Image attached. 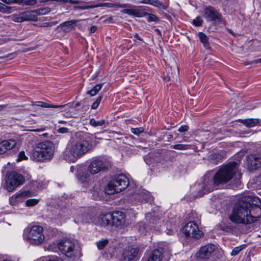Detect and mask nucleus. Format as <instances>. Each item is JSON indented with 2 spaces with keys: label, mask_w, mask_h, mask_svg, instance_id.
Segmentation results:
<instances>
[{
  "label": "nucleus",
  "mask_w": 261,
  "mask_h": 261,
  "mask_svg": "<svg viewBox=\"0 0 261 261\" xmlns=\"http://www.w3.org/2000/svg\"><path fill=\"white\" fill-rule=\"evenodd\" d=\"M239 165L233 162L223 166L216 173L213 177V183L206 176L203 178L201 188H202L201 194L211 192L214 189V186H218L227 183L234 177L235 184L238 187L241 184V173L238 172Z\"/></svg>",
  "instance_id": "f257e3e1"
},
{
  "label": "nucleus",
  "mask_w": 261,
  "mask_h": 261,
  "mask_svg": "<svg viewBox=\"0 0 261 261\" xmlns=\"http://www.w3.org/2000/svg\"><path fill=\"white\" fill-rule=\"evenodd\" d=\"M92 148V144L86 137L82 135L81 133H77L73 140L68 144L63 151V158L68 162H74Z\"/></svg>",
  "instance_id": "f03ea898"
},
{
  "label": "nucleus",
  "mask_w": 261,
  "mask_h": 261,
  "mask_svg": "<svg viewBox=\"0 0 261 261\" xmlns=\"http://www.w3.org/2000/svg\"><path fill=\"white\" fill-rule=\"evenodd\" d=\"M229 219L236 224H248L256 222L258 217L251 214L250 210L241 198L234 205Z\"/></svg>",
  "instance_id": "7ed1b4c3"
},
{
  "label": "nucleus",
  "mask_w": 261,
  "mask_h": 261,
  "mask_svg": "<svg viewBox=\"0 0 261 261\" xmlns=\"http://www.w3.org/2000/svg\"><path fill=\"white\" fill-rule=\"evenodd\" d=\"M54 152V144L50 141H45L37 144L32 151L31 158L37 162L51 159Z\"/></svg>",
  "instance_id": "20e7f679"
},
{
  "label": "nucleus",
  "mask_w": 261,
  "mask_h": 261,
  "mask_svg": "<svg viewBox=\"0 0 261 261\" xmlns=\"http://www.w3.org/2000/svg\"><path fill=\"white\" fill-rule=\"evenodd\" d=\"M128 178L123 174H120L110 181L105 188V192L108 195L119 193L125 189L129 185Z\"/></svg>",
  "instance_id": "39448f33"
},
{
  "label": "nucleus",
  "mask_w": 261,
  "mask_h": 261,
  "mask_svg": "<svg viewBox=\"0 0 261 261\" xmlns=\"http://www.w3.org/2000/svg\"><path fill=\"white\" fill-rule=\"evenodd\" d=\"M43 227L39 225H34L30 229L26 228L24 232V237L28 239L32 244L36 245L42 244L44 240L43 234Z\"/></svg>",
  "instance_id": "423d86ee"
},
{
  "label": "nucleus",
  "mask_w": 261,
  "mask_h": 261,
  "mask_svg": "<svg viewBox=\"0 0 261 261\" xmlns=\"http://www.w3.org/2000/svg\"><path fill=\"white\" fill-rule=\"evenodd\" d=\"M58 247L59 250L67 257L72 258L76 253L74 243L69 239L61 240L58 244Z\"/></svg>",
  "instance_id": "0eeeda50"
},
{
  "label": "nucleus",
  "mask_w": 261,
  "mask_h": 261,
  "mask_svg": "<svg viewBox=\"0 0 261 261\" xmlns=\"http://www.w3.org/2000/svg\"><path fill=\"white\" fill-rule=\"evenodd\" d=\"M24 177L16 172H11L7 174L6 188L9 192L13 191L16 187L22 184Z\"/></svg>",
  "instance_id": "6e6552de"
},
{
  "label": "nucleus",
  "mask_w": 261,
  "mask_h": 261,
  "mask_svg": "<svg viewBox=\"0 0 261 261\" xmlns=\"http://www.w3.org/2000/svg\"><path fill=\"white\" fill-rule=\"evenodd\" d=\"M111 166V163L107 161L99 159L93 160L88 167V171L91 174H95L101 171H106Z\"/></svg>",
  "instance_id": "1a4fd4ad"
},
{
  "label": "nucleus",
  "mask_w": 261,
  "mask_h": 261,
  "mask_svg": "<svg viewBox=\"0 0 261 261\" xmlns=\"http://www.w3.org/2000/svg\"><path fill=\"white\" fill-rule=\"evenodd\" d=\"M182 232L187 237L196 239L201 238L202 232L200 231L198 225L194 222L190 221L187 223L182 228Z\"/></svg>",
  "instance_id": "9d476101"
},
{
  "label": "nucleus",
  "mask_w": 261,
  "mask_h": 261,
  "mask_svg": "<svg viewBox=\"0 0 261 261\" xmlns=\"http://www.w3.org/2000/svg\"><path fill=\"white\" fill-rule=\"evenodd\" d=\"M150 11L151 9L147 7L130 6V8L123 9L121 12L123 14H127L134 17H143L149 15V13H148L147 11Z\"/></svg>",
  "instance_id": "9b49d317"
},
{
  "label": "nucleus",
  "mask_w": 261,
  "mask_h": 261,
  "mask_svg": "<svg viewBox=\"0 0 261 261\" xmlns=\"http://www.w3.org/2000/svg\"><path fill=\"white\" fill-rule=\"evenodd\" d=\"M242 201H244L245 204L250 210V213L254 210V207H256L258 211V214L256 217H258V219L261 216V200L255 196L252 195H247L241 197Z\"/></svg>",
  "instance_id": "f8f14e48"
},
{
  "label": "nucleus",
  "mask_w": 261,
  "mask_h": 261,
  "mask_svg": "<svg viewBox=\"0 0 261 261\" xmlns=\"http://www.w3.org/2000/svg\"><path fill=\"white\" fill-rule=\"evenodd\" d=\"M246 165L249 171H253L261 167V153L251 154L246 156Z\"/></svg>",
  "instance_id": "ddd939ff"
},
{
  "label": "nucleus",
  "mask_w": 261,
  "mask_h": 261,
  "mask_svg": "<svg viewBox=\"0 0 261 261\" xmlns=\"http://www.w3.org/2000/svg\"><path fill=\"white\" fill-rule=\"evenodd\" d=\"M204 17L208 21L220 23L221 15L213 7L209 6L204 9Z\"/></svg>",
  "instance_id": "4468645a"
},
{
  "label": "nucleus",
  "mask_w": 261,
  "mask_h": 261,
  "mask_svg": "<svg viewBox=\"0 0 261 261\" xmlns=\"http://www.w3.org/2000/svg\"><path fill=\"white\" fill-rule=\"evenodd\" d=\"M139 249L129 246L124 250L122 255V261H133L138 256Z\"/></svg>",
  "instance_id": "2eb2a0df"
},
{
  "label": "nucleus",
  "mask_w": 261,
  "mask_h": 261,
  "mask_svg": "<svg viewBox=\"0 0 261 261\" xmlns=\"http://www.w3.org/2000/svg\"><path fill=\"white\" fill-rule=\"evenodd\" d=\"M112 227H118L125 223V215L122 212L115 211L112 213Z\"/></svg>",
  "instance_id": "dca6fc26"
},
{
  "label": "nucleus",
  "mask_w": 261,
  "mask_h": 261,
  "mask_svg": "<svg viewBox=\"0 0 261 261\" xmlns=\"http://www.w3.org/2000/svg\"><path fill=\"white\" fill-rule=\"evenodd\" d=\"M215 245L212 244H207L200 248L197 253V257L200 259H208L214 252Z\"/></svg>",
  "instance_id": "f3484780"
},
{
  "label": "nucleus",
  "mask_w": 261,
  "mask_h": 261,
  "mask_svg": "<svg viewBox=\"0 0 261 261\" xmlns=\"http://www.w3.org/2000/svg\"><path fill=\"white\" fill-rule=\"evenodd\" d=\"M112 218L111 213L101 214L97 218V224L103 227L110 228L112 227Z\"/></svg>",
  "instance_id": "a211bd4d"
},
{
  "label": "nucleus",
  "mask_w": 261,
  "mask_h": 261,
  "mask_svg": "<svg viewBox=\"0 0 261 261\" xmlns=\"http://www.w3.org/2000/svg\"><path fill=\"white\" fill-rule=\"evenodd\" d=\"M133 198L139 202H151L152 201V197L150 192L144 190L134 194Z\"/></svg>",
  "instance_id": "6ab92c4d"
},
{
  "label": "nucleus",
  "mask_w": 261,
  "mask_h": 261,
  "mask_svg": "<svg viewBox=\"0 0 261 261\" xmlns=\"http://www.w3.org/2000/svg\"><path fill=\"white\" fill-rule=\"evenodd\" d=\"M146 224L145 229H152L155 225L160 223V218L154 212L149 213L146 215Z\"/></svg>",
  "instance_id": "aec40b11"
},
{
  "label": "nucleus",
  "mask_w": 261,
  "mask_h": 261,
  "mask_svg": "<svg viewBox=\"0 0 261 261\" xmlns=\"http://www.w3.org/2000/svg\"><path fill=\"white\" fill-rule=\"evenodd\" d=\"M16 143V141L13 139L4 140L0 142V154H4L7 151L14 148Z\"/></svg>",
  "instance_id": "412c9836"
},
{
  "label": "nucleus",
  "mask_w": 261,
  "mask_h": 261,
  "mask_svg": "<svg viewBox=\"0 0 261 261\" xmlns=\"http://www.w3.org/2000/svg\"><path fill=\"white\" fill-rule=\"evenodd\" d=\"M79 181L83 184V186L87 188L92 185L94 177L88 172H82L78 176Z\"/></svg>",
  "instance_id": "4be33fe9"
},
{
  "label": "nucleus",
  "mask_w": 261,
  "mask_h": 261,
  "mask_svg": "<svg viewBox=\"0 0 261 261\" xmlns=\"http://www.w3.org/2000/svg\"><path fill=\"white\" fill-rule=\"evenodd\" d=\"M77 22V20H71L63 22L58 27V29L65 33L69 32L75 28Z\"/></svg>",
  "instance_id": "5701e85b"
},
{
  "label": "nucleus",
  "mask_w": 261,
  "mask_h": 261,
  "mask_svg": "<svg viewBox=\"0 0 261 261\" xmlns=\"http://www.w3.org/2000/svg\"><path fill=\"white\" fill-rule=\"evenodd\" d=\"M93 215L87 210H84L81 214H79L76 219L78 222L82 223H89L92 219Z\"/></svg>",
  "instance_id": "b1692460"
},
{
  "label": "nucleus",
  "mask_w": 261,
  "mask_h": 261,
  "mask_svg": "<svg viewBox=\"0 0 261 261\" xmlns=\"http://www.w3.org/2000/svg\"><path fill=\"white\" fill-rule=\"evenodd\" d=\"M163 257V249L154 250L150 254L147 261H161Z\"/></svg>",
  "instance_id": "393cba45"
},
{
  "label": "nucleus",
  "mask_w": 261,
  "mask_h": 261,
  "mask_svg": "<svg viewBox=\"0 0 261 261\" xmlns=\"http://www.w3.org/2000/svg\"><path fill=\"white\" fill-rule=\"evenodd\" d=\"M34 11H27L25 12H21L23 21H37L38 17L36 16Z\"/></svg>",
  "instance_id": "a878e982"
},
{
  "label": "nucleus",
  "mask_w": 261,
  "mask_h": 261,
  "mask_svg": "<svg viewBox=\"0 0 261 261\" xmlns=\"http://www.w3.org/2000/svg\"><path fill=\"white\" fill-rule=\"evenodd\" d=\"M96 8L100 7H107L108 8H130V5L128 4H120L119 3H100L95 5Z\"/></svg>",
  "instance_id": "bb28decb"
},
{
  "label": "nucleus",
  "mask_w": 261,
  "mask_h": 261,
  "mask_svg": "<svg viewBox=\"0 0 261 261\" xmlns=\"http://www.w3.org/2000/svg\"><path fill=\"white\" fill-rule=\"evenodd\" d=\"M24 196H27L26 192H22L11 196L9 199L10 204L12 205H16L19 202H21V198Z\"/></svg>",
  "instance_id": "cd10ccee"
},
{
  "label": "nucleus",
  "mask_w": 261,
  "mask_h": 261,
  "mask_svg": "<svg viewBox=\"0 0 261 261\" xmlns=\"http://www.w3.org/2000/svg\"><path fill=\"white\" fill-rule=\"evenodd\" d=\"M240 121L248 127H252L257 125L260 121L258 119H246L240 120Z\"/></svg>",
  "instance_id": "c85d7f7f"
},
{
  "label": "nucleus",
  "mask_w": 261,
  "mask_h": 261,
  "mask_svg": "<svg viewBox=\"0 0 261 261\" xmlns=\"http://www.w3.org/2000/svg\"><path fill=\"white\" fill-rule=\"evenodd\" d=\"M144 161L148 165H150L155 162H161L160 159L154 154L149 153L144 157Z\"/></svg>",
  "instance_id": "c756f323"
},
{
  "label": "nucleus",
  "mask_w": 261,
  "mask_h": 261,
  "mask_svg": "<svg viewBox=\"0 0 261 261\" xmlns=\"http://www.w3.org/2000/svg\"><path fill=\"white\" fill-rule=\"evenodd\" d=\"M35 106H39L43 108H62L64 107L66 105H49L47 103L43 101H36L34 103Z\"/></svg>",
  "instance_id": "7c9ffc66"
},
{
  "label": "nucleus",
  "mask_w": 261,
  "mask_h": 261,
  "mask_svg": "<svg viewBox=\"0 0 261 261\" xmlns=\"http://www.w3.org/2000/svg\"><path fill=\"white\" fill-rule=\"evenodd\" d=\"M40 3H47L48 2H63L64 3H69L71 4H80L84 3L83 1H80L78 0H38Z\"/></svg>",
  "instance_id": "2f4dec72"
},
{
  "label": "nucleus",
  "mask_w": 261,
  "mask_h": 261,
  "mask_svg": "<svg viewBox=\"0 0 261 261\" xmlns=\"http://www.w3.org/2000/svg\"><path fill=\"white\" fill-rule=\"evenodd\" d=\"M198 36L200 39L201 42L203 44V46L206 48H209V43L208 41V38L206 36V35L202 33L199 32L198 34Z\"/></svg>",
  "instance_id": "473e14b6"
},
{
  "label": "nucleus",
  "mask_w": 261,
  "mask_h": 261,
  "mask_svg": "<svg viewBox=\"0 0 261 261\" xmlns=\"http://www.w3.org/2000/svg\"><path fill=\"white\" fill-rule=\"evenodd\" d=\"M36 16L38 17V16L45 15L49 13L51 11V9L49 7H45L43 8H40L35 10H34Z\"/></svg>",
  "instance_id": "72a5a7b5"
},
{
  "label": "nucleus",
  "mask_w": 261,
  "mask_h": 261,
  "mask_svg": "<svg viewBox=\"0 0 261 261\" xmlns=\"http://www.w3.org/2000/svg\"><path fill=\"white\" fill-rule=\"evenodd\" d=\"M103 84L95 85L92 89L87 91V94L93 96L95 95L101 89Z\"/></svg>",
  "instance_id": "f704fd0d"
},
{
  "label": "nucleus",
  "mask_w": 261,
  "mask_h": 261,
  "mask_svg": "<svg viewBox=\"0 0 261 261\" xmlns=\"http://www.w3.org/2000/svg\"><path fill=\"white\" fill-rule=\"evenodd\" d=\"M171 147L174 149L184 150L191 148V145L189 144H178L172 145Z\"/></svg>",
  "instance_id": "c9c22d12"
},
{
  "label": "nucleus",
  "mask_w": 261,
  "mask_h": 261,
  "mask_svg": "<svg viewBox=\"0 0 261 261\" xmlns=\"http://www.w3.org/2000/svg\"><path fill=\"white\" fill-rule=\"evenodd\" d=\"M106 123V121L103 119L99 121H96L94 119H91L90 120L89 124L94 127L101 126Z\"/></svg>",
  "instance_id": "e433bc0d"
},
{
  "label": "nucleus",
  "mask_w": 261,
  "mask_h": 261,
  "mask_svg": "<svg viewBox=\"0 0 261 261\" xmlns=\"http://www.w3.org/2000/svg\"><path fill=\"white\" fill-rule=\"evenodd\" d=\"M152 6L162 10H165L167 8V7L159 0H153Z\"/></svg>",
  "instance_id": "4c0bfd02"
},
{
  "label": "nucleus",
  "mask_w": 261,
  "mask_h": 261,
  "mask_svg": "<svg viewBox=\"0 0 261 261\" xmlns=\"http://www.w3.org/2000/svg\"><path fill=\"white\" fill-rule=\"evenodd\" d=\"M12 20L17 22H23V19L22 16L21 15V13L18 14H14L11 16Z\"/></svg>",
  "instance_id": "58836bf2"
},
{
  "label": "nucleus",
  "mask_w": 261,
  "mask_h": 261,
  "mask_svg": "<svg viewBox=\"0 0 261 261\" xmlns=\"http://www.w3.org/2000/svg\"><path fill=\"white\" fill-rule=\"evenodd\" d=\"M39 202L37 199H30L25 201V205L27 206H33L36 205Z\"/></svg>",
  "instance_id": "ea45409f"
},
{
  "label": "nucleus",
  "mask_w": 261,
  "mask_h": 261,
  "mask_svg": "<svg viewBox=\"0 0 261 261\" xmlns=\"http://www.w3.org/2000/svg\"><path fill=\"white\" fill-rule=\"evenodd\" d=\"M108 240L107 239L103 240L97 243V246L99 249H102L108 244Z\"/></svg>",
  "instance_id": "a19ab883"
},
{
  "label": "nucleus",
  "mask_w": 261,
  "mask_h": 261,
  "mask_svg": "<svg viewBox=\"0 0 261 261\" xmlns=\"http://www.w3.org/2000/svg\"><path fill=\"white\" fill-rule=\"evenodd\" d=\"M148 17L147 18V21L149 22H158L160 21L159 18L155 16L154 14H149L148 15Z\"/></svg>",
  "instance_id": "79ce46f5"
},
{
  "label": "nucleus",
  "mask_w": 261,
  "mask_h": 261,
  "mask_svg": "<svg viewBox=\"0 0 261 261\" xmlns=\"http://www.w3.org/2000/svg\"><path fill=\"white\" fill-rule=\"evenodd\" d=\"M74 10H86L89 9H92L96 8L95 5H90V6H75L73 7Z\"/></svg>",
  "instance_id": "37998d69"
},
{
  "label": "nucleus",
  "mask_w": 261,
  "mask_h": 261,
  "mask_svg": "<svg viewBox=\"0 0 261 261\" xmlns=\"http://www.w3.org/2000/svg\"><path fill=\"white\" fill-rule=\"evenodd\" d=\"M202 22L203 20L200 16H197L193 21L194 25L198 27L202 25Z\"/></svg>",
  "instance_id": "c03bdc74"
},
{
  "label": "nucleus",
  "mask_w": 261,
  "mask_h": 261,
  "mask_svg": "<svg viewBox=\"0 0 261 261\" xmlns=\"http://www.w3.org/2000/svg\"><path fill=\"white\" fill-rule=\"evenodd\" d=\"M102 99V96H99L97 97L96 100L93 103L92 105V109H96L98 107L99 105L101 100Z\"/></svg>",
  "instance_id": "a18cd8bd"
},
{
  "label": "nucleus",
  "mask_w": 261,
  "mask_h": 261,
  "mask_svg": "<svg viewBox=\"0 0 261 261\" xmlns=\"http://www.w3.org/2000/svg\"><path fill=\"white\" fill-rule=\"evenodd\" d=\"M243 249V246L234 247L231 253V255H237Z\"/></svg>",
  "instance_id": "49530a36"
},
{
  "label": "nucleus",
  "mask_w": 261,
  "mask_h": 261,
  "mask_svg": "<svg viewBox=\"0 0 261 261\" xmlns=\"http://www.w3.org/2000/svg\"><path fill=\"white\" fill-rule=\"evenodd\" d=\"M144 131V129L143 127H139V128H132L131 129V132L133 134L138 135L140 133H142Z\"/></svg>",
  "instance_id": "de8ad7c7"
},
{
  "label": "nucleus",
  "mask_w": 261,
  "mask_h": 261,
  "mask_svg": "<svg viewBox=\"0 0 261 261\" xmlns=\"http://www.w3.org/2000/svg\"><path fill=\"white\" fill-rule=\"evenodd\" d=\"M12 9L13 8L11 7L7 6H6L3 4V10H2V13H10L12 12Z\"/></svg>",
  "instance_id": "09e8293b"
},
{
  "label": "nucleus",
  "mask_w": 261,
  "mask_h": 261,
  "mask_svg": "<svg viewBox=\"0 0 261 261\" xmlns=\"http://www.w3.org/2000/svg\"><path fill=\"white\" fill-rule=\"evenodd\" d=\"M37 0H25L23 5L34 6L37 3Z\"/></svg>",
  "instance_id": "8fccbe9b"
},
{
  "label": "nucleus",
  "mask_w": 261,
  "mask_h": 261,
  "mask_svg": "<svg viewBox=\"0 0 261 261\" xmlns=\"http://www.w3.org/2000/svg\"><path fill=\"white\" fill-rule=\"evenodd\" d=\"M28 158L25 155V153L23 151H21L18 153V158L17 160L18 162L23 160H27Z\"/></svg>",
  "instance_id": "3c124183"
},
{
  "label": "nucleus",
  "mask_w": 261,
  "mask_h": 261,
  "mask_svg": "<svg viewBox=\"0 0 261 261\" xmlns=\"http://www.w3.org/2000/svg\"><path fill=\"white\" fill-rule=\"evenodd\" d=\"M57 132L58 133L60 134H66L69 132V128L65 127H59L57 130Z\"/></svg>",
  "instance_id": "603ef678"
},
{
  "label": "nucleus",
  "mask_w": 261,
  "mask_h": 261,
  "mask_svg": "<svg viewBox=\"0 0 261 261\" xmlns=\"http://www.w3.org/2000/svg\"><path fill=\"white\" fill-rule=\"evenodd\" d=\"M46 261H63V259L58 256H50L47 258Z\"/></svg>",
  "instance_id": "864d4df0"
},
{
  "label": "nucleus",
  "mask_w": 261,
  "mask_h": 261,
  "mask_svg": "<svg viewBox=\"0 0 261 261\" xmlns=\"http://www.w3.org/2000/svg\"><path fill=\"white\" fill-rule=\"evenodd\" d=\"M189 129L188 125H182L178 129V131L180 133H183L187 131Z\"/></svg>",
  "instance_id": "5fc2aeb1"
},
{
  "label": "nucleus",
  "mask_w": 261,
  "mask_h": 261,
  "mask_svg": "<svg viewBox=\"0 0 261 261\" xmlns=\"http://www.w3.org/2000/svg\"><path fill=\"white\" fill-rule=\"evenodd\" d=\"M153 1V0H142L139 2V3L152 5Z\"/></svg>",
  "instance_id": "6e6d98bb"
},
{
  "label": "nucleus",
  "mask_w": 261,
  "mask_h": 261,
  "mask_svg": "<svg viewBox=\"0 0 261 261\" xmlns=\"http://www.w3.org/2000/svg\"><path fill=\"white\" fill-rule=\"evenodd\" d=\"M93 191L96 193V194H98L99 191H100L99 188L98 186L94 185L93 187Z\"/></svg>",
  "instance_id": "4d7b16f0"
},
{
  "label": "nucleus",
  "mask_w": 261,
  "mask_h": 261,
  "mask_svg": "<svg viewBox=\"0 0 261 261\" xmlns=\"http://www.w3.org/2000/svg\"><path fill=\"white\" fill-rule=\"evenodd\" d=\"M258 211L256 207H254V210L252 212H251V214L252 215V214H255L256 215L255 216H257L258 214Z\"/></svg>",
  "instance_id": "13d9d810"
},
{
  "label": "nucleus",
  "mask_w": 261,
  "mask_h": 261,
  "mask_svg": "<svg viewBox=\"0 0 261 261\" xmlns=\"http://www.w3.org/2000/svg\"><path fill=\"white\" fill-rule=\"evenodd\" d=\"M97 28L96 25H93L92 26L91 28H90V33H94L96 30H97Z\"/></svg>",
  "instance_id": "bf43d9fd"
},
{
  "label": "nucleus",
  "mask_w": 261,
  "mask_h": 261,
  "mask_svg": "<svg viewBox=\"0 0 261 261\" xmlns=\"http://www.w3.org/2000/svg\"><path fill=\"white\" fill-rule=\"evenodd\" d=\"M15 0H5L4 3L10 5L12 4H15Z\"/></svg>",
  "instance_id": "052dcab7"
},
{
  "label": "nucleus",
  "mask_w": 261,
  "mask_h": 261,
  "mask_svg": "<svg viewBox=\"0 0 261 261\" xmlns=\"http://www.w3.org/2000/svg\"><path fill=\"white\" fill-rule=\"evenodd\" d=\"M45 130V127H41L40 128L33 129V130H32V131H33V132H43Z\"/></svg>",
  "instance_id": "680f3d73"
},
{
  "label": "nucleus",
  "mask_w": 261,
  "mask_h": 261,
  "mask_svg": "<svg viewBox=\"0 0 261 261\" xmlns=\"http://www.w3.org/2000/svg\"><path fill=\"white\" fill-rule=\"evenodd\" d=\"M25 0H15V4H22L24 3V1Z\"/></svg>",
  "instance_id": "e2e57ef3"
},
{
  "label": "nucleus",
  "mask_w": 261,
  "mask_h": 261,
  "mask_svg": "<svg viewBox=\"0 0 261 261\" xmlns=\"http://www.w3.org/2000/svg\"><path fill=\"white\" fill-rule=\"evenodd\" d=\"M58 122H59V123H62V124H67L68 126H71V124L70 123H67V122L63 121V120L59 121Z\"/></svg>",
  "instance_id": "0e129e2a"
},
{
  "label": "nucleus",
  "mask_w": 261,
  "mask_h": 261,
  "mask_svg": "<svg viewBox=\"0 0 261 261\" xmlns=\"http://www.w3.org/2000/svg\"><path fill=\"white\" fill-rule=\"evenodd\" d=\"M171 77L174 78V76L172 75V76H168V77H165L164 80L166 81H170Z\"/></svg>",
  "instance_id": "69168bd1"
},
{
  "label": "nucleus",
  "mask_w": 261,
  "mask_h": 261,
  "mask_svg": "<svg viewBox=\"0 0 261 261\" xmlns=\"http://www.w3.org/2000/svg\"><path fill=\"white\" fill-rule=\"evenodd\" d=\"M259 62L261 63V58L259 59H256V60H253L252 61V63H258Z\"/></svg>",
  "instance_id": "338daca9"
},
{
  "label": "nucleus",
  "mask_w": 261,
  "mask_h": 261,
  "mask_svg": "<svg viewBox=\"0 0 261 261\" xmlns=\"http://www.w3.org/2000/svg\"><path fill=\"white\" fill-rule=\"evenodd\" d=\"M154 31L157 33V34H158L159 36H162L161 32V31H160L158 29H155L154 30Z\"/></svg>",
  "instance_id": "774afa93"
}]
</instances>
